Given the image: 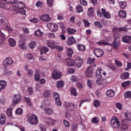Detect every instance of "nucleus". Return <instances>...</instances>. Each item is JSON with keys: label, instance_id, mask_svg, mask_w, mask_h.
Here are the masks:
<instances>
[{"label": "nucleus", "instance_id": "obj_40", "mask_svg": "<svg viewBox=\"0 0 131 131\" xmlns=\"http://www.w3.org/2000/svg\"><path fill=\"white\" fill-rule=\"evenodd\" d=\"M71 94L73 96L76 97L77 96V92H76V89L73 87L71 88Z\"/></svg>", "mask_w": 131, "mask_h": 131}, {"label": "nucleus", "instance_id": "obj_31", "mask_svg": "<svg viewBox=\"0 0 131 131\" xmlns=\"http://www.w3.org/2000/svg\"><path fill=\"white\" fill-rule=\"evenodd\" d=\"M72 55H73V50L71 48H68L67 49V56L69 57V58H71L72 57Z\"/></svg>", "mask_w": 131, "mask_h": 131}, {"label": "nucleus", "instance_id": "obj_54", "mask_svg": "<svg viewBox=\"0 0 131 131\" xmlns=\"http://www.w3.org/2000/svg\"><path fill=\"white\" fill-rule=\"evenodd\" d=\"M93 63H95V58H90L87 60V64H93Z\"/></svg>", "mask_w": 131, "mask_h": 131}, {"label": "nucleus", "instance_id": "obj_28", "mask_svg": "<svg viewBox=\"0 0 131 131\" xmlns=\"http://www.w3.org/2000/svg\"><path fill=\"white\" fill-rule=\"evenodd\" d=\"M94 11H95L94 8H90L88 9V15L89 17H94Z\"/></svg>", "mask_w": 131, "mask_h": 131}, {"label": "nucleus", "instance_id": "obj_3", "mask_svg": "<svg viewBox=\"0 0 131 131\" xmlns=\"http://www.w3.org/2000/svg\"><path fill=\"white\" fill-rule=\"evenodd\" d=\"M28 122L30 124H37L38 123V120L36 115L32 114L29 116L27 120Z\"/></svg>", "mask_w": 131, "mask_h": 131}, {"label": "nucleus", "instance_id": "obj_24", "mask_svg": "<svg viewBox=\"0 0 131 131\" xmlns=\"http://www.w3.org/2000/svg\"><path fill=\"white\" fill-rule=\"evenodd\" d=\"M128 29L127 27L125 26L122 28L114 27L113 30H114V31H127Z\"/></svg>", "mask_w": 131, "mask_h": 131}, {"label": "nucleus", "instance_id": "obj_36", "mask_svg": "<svg viewBox=\"0 0 131 131\" xmlns=\"http://www.w3.org/2000/svg\"><path fill=\"white\" fill-rule=\"evenodd\" d=\"M27 58L29 61H33L34 60V55H33V54L29 53L27 54Z\"/></svg>", "mask_w": 131, "mask_h": 131}, {"label": "nucleus", "instance_id": "obj_23", "mask_svg": "<svg viewBox=\"0 0 131 131\" xmlns=\"http://www.w3.org/2000/svg\"><path fill=\"white\" fill-rule=\"evenodd\" d=\"M119 45H120L119 39L118 38H115L113 43V48H114V49H118V48H119Z\"/></svg>", "mask_w": 131, "mask_h": 131}, {"label": "nucleus", "instance_id": "obj_4", "mask_svg": "<svg viewBox=\"0 0 131 131\" xmlns=\"http://www.w3.org/2000/svg\"><path fill=\"white\" fill-rule=\"evenodd\" d=\"M82 63H83V60L82 58L80 57H77L74 60V65L75 67H77V68H80L82 65Z\"/></svg>", "mask_w": 131, "mask_h": 131}, {"label": "nucleus", "instance_id": "obj_19", "mask_svg": "<svg viewBox=\"0 0 131 131\" xmlns=\"http://www.w3.org/2000/svg\"><path fill=\"white\" fill-rule=\"evenodd\" d=\"M102 73H103V70L101 69V68H98L96 73V78L101 79V78H102Z\"/></svg>", "mask_w": 131, "mask_h": 131}, {"label": "nucleus", "instance_id": "obj_52", "mask_svg": "<svg viewBox=\"0 0 131 131\" xmlns=\"http://www.w3.org/2000/svg\"><path fill=\"white\" fill-rule=\"evenodd\" d=\"M12 108H8L6 111V114L8 116H9V117H12Z\"/></svg>", "mask_w": 131, "mask_h": 131}, {"label": "nucleus", "instance_id": "obj_47", "mask_svg": "<svg viewBox=\"0 0 131 131\" xmlns=\"http://www.w3.org/2000/svg\"><path fill=\"white\" fill-rule=\"evenodd\" d=\"M67 31L69 34H74L76 32V30L74 29L68 28L67 29Z\"/></svg>", "mask_w": 131, "mask_h": 131}, {"label": "nucleus", "instance_id": "obj_26", "mask_svg": "<svg viewBox=\"0 0 131 131\" xmlns=\"http://www.w3.org/2000/svg\"><path fill=\"white\" fill-rule=\"evenodd\" d=\"M129 77V73L128 72H125L122 73L120 76L121 79L124 80L125 79H127Z\"/></svg>", "mask_w": 131, "mask_h": 131}, {"label": "nucleus", "instance_id": "obj_56", "mask_svg": "<svg viewBox=\"0 0 131 131\" xmlns=\"http://www.w3.org/2000/svg\"><path fill=\"white\" fill-rule=\"evenodd\" d=\"M100 105H101V103H100V101L98 100H96L94 102V106L95 107H99Z\"/></svg>", "mask_w": 131, "mask_h": 131}, {"label": "nucleus", "instance_id": "obj_10", "mask_svg": "<svg viewBox=\"0 0 131 131\" xmlns=\"http://www.w3.org/2000/svg\"><path fill=\"white\" fill-rule=\"evenodd\" d=\"M67 107L68 108V110H70V111H76L77 110V105L74 104L73 103L69 102Z\"/></svg>", "mask_w": 131, "mask_h": 131}, {"label": "nucleus", "instance_id": "obj_50", "mask_svg": "<svg viewBox=\"0 0 131 131\" xmlns=\"http://www.w3.org/2000/svg\"><path fill=\"white\" fill-rule=\"evenodd\" d=\"M120 4V7L121 9H125V8H126V2H119Z\"/></svg>", "mask_w": 131, "mask_h": 131}, {"label": "nucleus", "instance_id": "obj_21", "mask_svg": "<svg viewBox=\"0 0 131 131\" xmlns=\"http://www.w3.org/2000/svg\"><path fill=\"white\" fill-rule=\"evenodd\" d=\"M106 95L108 98H112V97H114L115 95V92L114 91L110 89L106 91Z\"/></svg>", "mask_w": 131, "mask_h": 131}, {"label": "nucleus", "instance_id": "obj_29", "mask_svg": "<svg viewBox=\"0 0 131 131\" xmlns=\"http://www.w3.org/2000/svg\"><path fill=\"white\" fill-rule=\"evenodd\" d=\"M65 63L67 66H72L73 64H74V60L70 59H67L66 60Z\"/></svg>", "mask_w": 131, "mask_h": 131}, {"label": "nucleus", "instance_id": "obj_49", "mask_svg": "<svg viewBox=\"0 0 131 131\" xmlns=\"http://www.w3.org/2000/svg\"><path fill=\"white\" fill-rule=\"evenodd\" d=\"M93 123H99L100 122V118L99 117H95L92 120Z\"/></svg>", "mask_w": 131, "mask_h": 131}, {"label": "nucleus", "instance_id": "obj_55", "mask_svg": "<svg viewBox=\"0 0 131 131\" xmlns=\"http://www.w3.org/2000/svg\"><path fill=\"white\" fill-rule=\"evenodd\" d=\"M53 98H54V100H57L58 99H60V95L57 92H54L53 93Z\"/></svg>", "mask_w": 131, "mask_h": 131}, {"label": "nucleus", "instance_id": "obj_35", "mask_svg": "<svg viewBox=\"0 0 131 131\" xmlns=\"http://www.w3.org/2000/svg\"><path fill=\"white\" fill-rule=\"evenodd\" d=\"M34 35L36 36L40 37L41 36H42V35H43V33H42V32H41L40 29H38L35 32Z\"/></svg>", "mask_w": 131, "mask_h": 131}, {"label": "nucleus", "instance_id": "obj_48", "mask_svg": "<svg viewBox=\"0 0 131 131\" xmlns=\"http://www.w3.org/2000/svg\"><path fill=\"white\" fill-rule=\"evenodd\" d=\"M130 84H131L130 81H126L122 83L121 86L123 88H126V86H129Z\"/></svg>", "mask_w": 131, "mask_h": 131}, {"label": "nucleus", "instance_id": "obj_37", "mask_svg": "<svg viewBox=\"0 0 131 131\" xmlns=\"http://www.w3.org/2000/svg\"><path fill=\"white\" fill-rule=\"evenodd\" d=\"M57 88L58 89H62L64 86V82L63 81H58L56 83Z\"/></svg>", "mask_w": 131, "mask_h": 131}, {"label": "nucleus", "instance_id": "obj_63", "mask_svg": "<svg viewBox=\"0 0 131 131\" xmlns=\"http://www.w3.org/2000/svg\"><path fill=\"white\" fill-rule=\"evenodd\" d=\"M63 123L66 127H70V123L67 120H63Z\"/></svg>", "mask_w": 131, "mask_h": 131}, {"label": "nucleus", "instance_id": "obj_15", "mask_svg": "<svg viewBox=\"0 0 131 131\" xmlns=\"http://www.w3.org/2000/svg\"><path fill=\"white\" fill-rule=\"evenodd\" d=\"M39 18L41 21H44L45 22H50L51 21V17L48 14H43Z\"/></svg>", "mask_w": 131, "mask_h": 131}, {"label": "nucleus", "instance_id": "obj_12", "mask_svg": "<svg viewBox=\"0 0 131 131\" xmlns=\"http://www.w3.org/2000/svg\"><path fill=\"white\" fill-rule=\"evenodd\" d=\"M48 26L50 27V29L51 31L56 32L58 30V25L54 23L48 24Z\"/></svg>", "mask_w": 131, "mask_h": 131}, {"label": "nucleus", "instance_id": "obj_60", "mask_svg": "<svg viewBox=\"0 0 131 131\" xmlns=\"http://www.w3.org/2000/svg\"><path fill=\"white\" fill-rule=\"evenodd\" d=\"M108 67L112 70V71H115L117 69L113 64L108 65Z\"/></svg>", "mask_w": 131, "mask_h": 131}, {"label": "nucleus", "instance_id": "obj_33", "mask_svg": "<svg viewBox=\"0 0 131 131\" xmlns=\"http://www.w3.org/2000/svg\"><path fill=\"white\" fill-rule=\"evenodd\" d=\"M125 120L127 121H131V113L130 112L127 111L125 114Z\"/></svg>", "mask_w": 131, "mask_h": 131}, {"label": "nucleus", "instance_id": "obj_7", "mask_svg": "<svg viewBox=\"0 0 131 131\" xmlns=\"http://www.w3.org/2000/svg\"><path fill=\"white\" fill-rule=\"evenodd\" d=\"M19 38L20 40H19L18 47L21 50H26L27 49V47L26 46V44L25 43V40L23 39L22 38V35H19Z\"/></svg>", "mask_w": 131, "mask_h": 131}, {"label": "nucleus", "instance_id": "obj_34", "mask_svg": "<svg viewBox=\"0 0 131 131\" xmlns=\"http://www.w3.org/2000/svg\"><path fill=\"white\" fill-rule=\"evenodd\" d=\"M39 78H40V74H39V72L38 70L36 71V73L34 75V79L36 81H39Z\"/></svg>", "mask_w": 131, "mask_h": 131}, {"label": "nucleus", "instance_id": "obj_44", "mask_svg": "<svg viewBox=\"0 0 131 131\" xmlns=\"http://www.w3.org/2000/svg\"><path fill=\"white\" fill-rule=\"evenodd\" d=\"M25 100L27 105H28L29 107H32V103H31V101H30V99L29 98L25 97Z\"/></svg>", "mask_w": 131, "mask_h": 131}, {"label": "nucleus", "instance_id": "obj_25", "mask_svg": "<svg viewBox=\"0 0 131 131\" xmlns=\"http://www.w3.org/2000/svg\"><path fill=\"white\" fill-rule=\"evenodd\" d=\"M77 49L80 52H83L84 51H85V46L82 44H77Z\"/></svg>", "mask_w": 131, "mask_h": 131}, {"label": "nucleus", "instance_id": "obj_61", "mask_svg": "<svg viewBox=\"0 0 131 131\" xmlns=\"http://www.w3.org/2000/svg\"><path fill=\"white\" fill-rule=\"evenodd\" d=\"M48 7H52L54 5V1L53 0H47Z\"/></svg>", "mask_w": 131, "mask_h": 131}, {"label": "nucleus", "instance_id": "obj_38", "mask_svg": "<svg viewBox=\"0 0 131 131\" xmlns=\"http://www.w3.org/2000/svg\"><path fill=\"white\" fill-rule=\"evenodd\" d=\"M77 13H81L83 11V9H82V6L80 5H78L76 7Z\"/></svg>", "mask_w": 131, "mask_h": 131}, {"label": "nucleus", "instance_id": "obj_17", "mask_svg": "<svg viewBox=\"0 0 131 131\" xmlns=\"http://www.w3.org/2000/svg\"><path fill=\"white\" fill-rule=\"evenodd\" d=\"M123 42L125 43H131V36L125 35L124 36L122 39Z\"/></svg>", "mask_w": 131, "mask_h": 131}, {"label": "nucleus", "instance_id": "obj_59", "mask_svg": "<svg viewBox=\"0 0 131 131\" xmlns=\"http://www.w3.org/2000/svg\"><path fill=\"white\" fill-rule=\"evenodd\" d=\"M55 104H56L57 105L60 106L62 105V102L61 101H60V98H58V99H56L55 100Z\"/></svg>", "mask_w": 131, "mask_h": 131}, {"label": "nucleus", "instance_id": "obj_13", "mask_svg": "<svg viewBox=\"0 0 131 131\" xmlns=\"http://www.w3.org/2000/svg\"><path fill=\"white\" fill-rule=\"evenodd\" d=\"M75 42H76V41L75 39H74V37L72 36L69 37L66 40V43L68 46H72V45H74Z\"/></svg>", "mask_w": 131, "mask_h": 131}, {"label": "nucleus", "instance_id": "obj_5", "mask_svg": "<svg viewBox=\"0 0 131 131\" xmlns=\"http://www.w3.org/2000/svg\"><path fill=\"white\" fill-rule=\"evenodd\" d=\"M94 53L97 58H101L104 55V51L101 48H96L94 50Z\"/></svg>", "mask_w": 131, "mask_h": 131}, {"label": "nucleus", "instance_id": "obj_64", "mask_svg": "<svg viewBox=\"0 0 131 131\" xmlns=\"http://www.w3.org/2000/svg\"><path fill=\"white\" fill-rule=\"evenodd\" d=\"M100 22L103 25H107L108 24V20H105L104 19H101Z\"/></svg>", "mask_w": 131, "mask_h": 131}, {"label": "nucleus", "instance_id": "obj_62", "mask_svg": "<svg viewBox=\"0 0 131 131\" xmlns=\"http://www.w3.org/2000/svg\"><path fill=\"white\" fill-rule=\"evenodd\" d=\"M55 49L57 50V51H58L59 52H62L64 48H63V46H58L56 45V47Z\"/></svg>", "mask_w": 131, "mask_h": 131}, {"label": "nucleus", "instance_id": "obj_51", "mask_svg": "<svg viewBox=\"0 0 131 131\" xmlns=\"http://www.w3.org/2000/svg\"><path fill=\"white\" fill-rule=\"evenodd\" d=\"M124 98L129 99L131 98V92L127 91L124 94Z\"/></svg>", "mask_w": 131, "mask_h": 131}, {"label": "nucleus", "instance_id": "obj_9", "mask_svg": "<svg viewBox=\"0 0 131 131\" xmlns=\"http://www.w3.org/2000/svg\"><path fill=\"white\" fill-rule=\"evenodd\" d=\"M47 43L48 47L50 48V49H52V50L56 49L57 43L55 41L52 40H48Z\"/></svg>", "mask_w": 131, "mask_h": 131}, {"label": "nucleus", "instance_id": "obj_18", "mask_svg": "<svg viewBox=\"0 0 131 131\" xmlns=\"http://www.w3.org/2000/svg\"><path fill=\"white\" fill-rule=\"evenodd\" d=\"M4 63L7 66H10L14 63V61L11 57H7L4 60Z\"/></svg>", "mask_w": 131, "mask_h": 131}, {"label": "nucleus", "instance_id": "obj_53", "mask_svg": "<svg viewBox=\"0 0 131 131\" xmlns=\"http://www.w3.org/2000/svg\"><path fill=\"white\" fill-rule=\"evenodd\" d=\"M23 113V110L21 108H17L15 111V114L17 115H21Z\"/></svg>", "mask_w": 131, "mask_h": 131}, {"label": "nucleus", "instance_id": "obj_58", "mask_svg": "<svg viewBox=\"0 0 131 131\" xmlns=\"http://www.w3.org/2000/svg\"><path fill=\"white\" fill-rule=\"evenodd\" d=\"M115 62L116 65H117L118 67H121V66H122V63H121V62L118 61V60L115 59Z\"/></svg>", "mask_w": 131, "mask_h": 131}, {"label": "nucleus", "instance_id": "obj_46", "mask_svg": "<svg viewBox=\"0 0 131 131\" xmlns=\"http://www.w3.org/2000/svg\"><path fill=\"white\" fill-rule=\"evenodd\" d=\"M0 39L2 41H5L6 40V35L2 31H0Z\"/></svg>", "mask_w": 131, "mask_h": 131}, {"label": "nucleus", "instance_id": "obj_16", "mask_svg": "<svg viewBox=\"0 0 131 131\" xmlns=\"http://www.w3.org/2000/svg\"><path fill=\"white\" fill-rule=\"evenodd\" d=\"M93 75V68L92 67H89L86 70L85 72V75L88 76V77H92Z\"/></svg>", "mask_w": 131, "mask_h": 131}, {"label": "nucleus", "instance_id": "obj_32", "mask_svg": "<svg viewBox=\"0 0 131 131\" xmlns=\"http://www.w3.org/2000/svg\"><path fill=\"white\" fill-rule=\"evenodd\" d=\"M49 51H50V50L49 49V48H48V47L43 46L40 50V54L41 55H42V54H47V53H48Z\"/></svg>", "mask_w": 131, "mask_h": 131}, {"label": "nucleus", "instance_id": "obj_6", "mask_svg": "<svg viewBox=\"0 0 131 131\" xmlns=\"http://www.w3.org/2000/svg\"><path fill=\"white\" fill-rule=\"evenodd\" d=\"M21 100H22V97L21 96V94H15L12 97V102L14 104V105L18 104V103H19Z\"/></svg>", "mask_w": 131, "mask_h": 131}, {"label": "nucleus", "instance_id": "obj_8", "mask_svg": "<svg viewBox=\"0 0 131 131\" xmlns=\"http://www.w3.org/2000/svg\"><path fill=\"white\" fill-rule=\"evenodd\" d=\"M52 76L53 79H60L62 77V73L59 71L55 70L52 73Z\"/></svg>", "mask_w": 131, "mask_h": 131}, {"label": "nucleus", "instance_id": "obj_11", "mask_svg": "<svg viewBox=\"0 0 131 131\" xmlns=\"http://www.w3.org/2000/svg\"><path fill=\"white\" fill-rule=\"evenodd\" d=\"M121 127L124 130L127 129L128 128V121L125 119L123 120L121 124Z\"/></svg>", "mask_w": 131, "mask_h": 131}, {"label": "nucleus", "instance_id": "obj_45", "mask_svg": "<svg viewBox=\"0 0 131 131\" xmlns=\"http://www.w3.org/2000/svg\"><path fill=\"white\" fill-rule=\"evenodd\" d=\"M45 111V113L47 114V115H51L54 113V111L51 108H46Z\"/></svg>", "mask_w": 131, "mask_h": 131}, {"label": "nucleus", "instance_id": "obj_57", "mask_svg": "<svg viewBox=\"0 0 131 131\" xmlns=\"http://www.w3.org/2000/svg\"><path fill=\"white\" fill-rule=\"evenodd\" d=\"M5 17V14H0V22L1 23H4V21H5V19H6V18Z\"/></svg>", "mask_w": 131, "mask_h": 131}, {"label": "nucleus", "instance_id": "obj_41", "mask_svg": "<svg viewBox=\"0 0 131 131\" xmlns=\"http://www.w3.org/2000/svg\"><path fill=\"white\" fill-rule=\"evenodd\" d=\"M29 48L31 49L36 48V42L35 41H31L29 43Z\"/></svg>", "mask_w": 131, "mask_h": 131}, {"label": "nucleus", "instance_id": "obj_20", "mask_svg": "<svg viewBox=\"0 0 131 131\" xmlns=\"http://www.w3.org/2000/svg\"><path fill=\"white\" fill-rule=\"evenodd\" d=\"M24 68L25 70L27 72L28 76L32 77L33 76V70L29 69L27 66H25Z\"/></svg>", "mask_w": 131, "mask_h": 131}, {"label": "nucleus", "instance_id": "obj_30", "mask_svg": "<svg viewBox=\"0 0 131 131\" xmlns=\"http://www.w3.org/2000/svg\"><path fill=\"white\" fill-rule=\"evenodd\" d=\"M8 41L11 47H15L16 46V40L14 39L10 38Z\"/></svg>", "mask_w": 131, "mask_h": 131}, {"label": "nucleus", "instance_id": "obj_27", "mask_svg": "<svg viewBox=\"0 0 131 131\" xmlns=\"http://www.w3.org/2000/svg\"><path fill=\"white\" fill-rule=\"evenodd\" d=\"M8 83H7V81L5 80H1L0 81V92L7 86V84Z\"/></svg>", "mask_w": 131, "mask_h": 131}, {"label": "nucleus", "instance_id": "obj_39", "mask_svg": "<svg viewBox=\"0 0 131 131\" xmlns=\"http://www.w3.org/2000/svg\"><path fill=\"white\" fill-rule=\"evenodd\" d=\"M119 16L122 18H125L126 17V12L123 10H121L118 13Z\"/></svg>", "mask_w": 131, "mask_h": 131}, {"label": "nucleus", "instance_id": "obj_42", "mask_svg": "<svg viewBox=\"0 0 131 131\" xmlns=\"http://www.w3.org/2000/svg\"><path fill=\"white\" fill-rule=\"evenodd\" d=\"M43 96L46 99L51 97V91L48 90L44 92Z\"/></svg>", "mask_w": 131, "mask_h": 131}, {"label": "nucleus", "instance_id": "obj_43", "mask_svg": "<svg viewBox=\"0 0 131 131\" xmlns=\"http://www.w3.org/2000/svg\"><path fill=\"white\" fill-rule=\"evenodd\" d=\"M94 24L95 27H97V28H99V29L103 27V25H102V24H101V23H100V21H95Z\"/></svg>", "mask_w": 131, "mask_h": 131}, {"label": "nucleus", "instance_id": "obj_14", "mask_svg": "<svg viewBox=\"0 0 131 131\" xmlns=\"http://www.w3.org/2000/svg\"><path fill=\"white\" fill-rule=\"evenodd\" d=\"M101 12L102 15H103L104 17L106 19H111V14L106 11V9L104 8L101 9Z\"/></svg>", "mask_w": 131, "mask_h": 131}, {"label": "nucleus", "instance_id": "obj_2", "mask_svg": "<svg viewBox=\"0 0 131 131\" xmlns=\"http://www.w3.org/2000/svg\"><path fill=\"white\" fill-rule=\"evenodd\" d=\"M111 124L113 128H115V129H116L119 128L120 124L119 123V121L118 120V118H117V117H112L111 120Z\"/></svg>", "mask_w": 131, "mask_h": 131}, {"label": "nucleus", "instance_id": "obj_1", "mask_svg": "<svg viewBox=\"0 0 131 131\" xmlns=\"http://www.w3.org/2000/svg\"><path fill=\"white\" fill-rule=\"evenodd\" d=\"M4 2H7L8 4L13 5L12 10L18 13L21 14V15H26V10H24V8L26 7L25 4L21 1L15 0H1Z\"/></svg>", "mask_w": 131, "mask_h": 131}, {"label": "nucleus", "instance_id": "obj_22", "mask_svg": "<svg viewBox=\"0 0 131 131\" xmlns=\"http://www.w3.org/2000/svg\"><path fill=\"white\" fill-rule=\"evenodd\" d=\"M7 119L6 118V115L4 114H0V124L2 125H4L5 123H6V121Z\"/></svg>", "mask_w": 131, "mask_h": 131}]
</instances>
